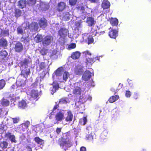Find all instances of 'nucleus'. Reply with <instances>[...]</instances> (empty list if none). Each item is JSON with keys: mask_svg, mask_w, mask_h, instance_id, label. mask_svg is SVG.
<instances>
[{"mask_svg": "<svg viewBox=\"0 0 151 151\" xmlns=\"http://www.w3.org/2000/svg\"><path fill=\"white\" fill-rule=\"evenodd\" d=\"M81 88L76 84H74L73 88V89L72 94L75 97H79V101L80 102L82 101L81 100L83 98V97L81 96Z\"/></svg>", "mask_w": 151, "mask_h": 151, "instance_id": "f257e3e1", "label": "nucleus"}, {"mask_svg": "<svg viewBox=\"0 0 151 151\" xmlns=\"http://www.w3.org/2000/svg\"><path fill=\"white\" fill-rule=\"evenodd\" d=\"M15 52H16L20 53L24 50V46L21 42L18 41L14 44L13 47Z\"/></svg>", "mask_w": 151, "mask_h": 151, "instance_id": "f03ea898", "label": "nucleus"}, {"mask_svg": "<svg viewBox=\"0 0 151 151\" xmlns=\"http://www.w3.org/2000/svg\"><path fill=\"white\" fill-rule=\"evenodd\" d=\"M52 37L50 35H47L43 39L42 43L44 45H50L52 40Z\"/></svg>", "mask_w": 151, "mask_h": 151, "instance_id": "7ed1b4c3", "label": "nucleus"}, {"mask_svg": "<svg viewBox=\"0 0 151 151\" xmlns=\"http://www.w3.org/2000/svg\"><path fill=\"white\" fill-rule=\"evenodd\" d=\"M66 4L62 1L60 2L58 4L57 10L59 12L63 11L66 7Z\"/></svg>", "mask_w": 151, "mask_h": 151, "instance_id": "20e7f679", "label": "nucleus"}, {"mask_svg": "<svg viewBox=\"0 0 151 151\" xmlns=\"http://www.w3.org/2000/svg\"><path fill=\"white\" fill-rule=\"evenodd\" d=\"M38 24L41 28L45 29L47 25V20L44 18H41L39 20Z\"/></svg>", "mask_w": 151, "mask_h": 151, "instance_id": "39448f33", "label": "nucleus"}, {"mask_svg": "<svg viewBox=\"0 0 151 151\" xmlns=\"http://www.w3.org/2000/svg\"><path fill=\"white\" fill-rule=\"evenodd\" d=\"M91 73L89 71L86 70L82 77L83 80L85 81L89 80L91 77Z\"/></svg>", "mask_w": 151, "mask_h": 151, "instance_id": "423d86ee", "label": "nucleus"}, {"mask_svg": "<svg viewBox=\"0 0 151 151\" xmlns=\"http://www.w3.org/2000/svg\"><path fill=\"white\" fill-rule=\"evenodd\" d=\"M118 31L115 29H111L109 32V35L111 38L115 39L118 36Z\"/></svg>", "mask_w": 151, "mask_h": 151, "instance_id": "0eeeda50", "label": "nucleus"}, {"mask_svg": "<svg viewBox=\"0 0 151 151\" xmlns=\"http://www.w3.org/2000/svg\"><path fill=\"white\" fill-rule=\"evenodd\" d=\"M86 22L88 24L89 27H91L96 23V22L93 18L91 17H87Z\"/></svg>", "mask_w": 151, "mask_h": 151, "instance_id": "6e6552de", "label": "nucleus"}, {"mask_svg": "<svg viewBox=\"0 0 151 151\" xmlns=\"http://www.w3.org/2000/svg\"><path fill=\"white\" fill-rule=\"evenodd\" d=\"M39 94L38 90H32L31 91L30 96L34 100H37L39 98Z\"/></svg>", "mask_w": 151, "mask_h": 151, "instance_id": "1a4fd4ad", "label": "nucleus"}, {"mask_svg": "<svg viewBox=\"0 0 151 151\" xmlns=\"http://www.w3.org/2000/svg\"><path fill=\"white\" fill-rule=\"evenodd\" d=\"M64 118V114L61 111L58 112L55 116V120L57 122L62 120Z\"/></svg>", "mask_w": 151, "mask_h": 151, "instance_id": "9d476101", "label": "nucleus"}, {"mask_svg": "<svg viewBox=\"0 0 151 151\" xmlns=\"http://www.w3.org/2000/svg\"><path fill=\"white\" fill-rule=\"evenodd\" d=\"M110 6V3L108 0H103L101 4V7L103 9L109 8Z\"/></svg>", "mask_w": 151, "mask_h": 151, "instance_id": "9b49d317", "label": "nucleus"}, {"mask_svg": "<svg viewBox=\"0 0 151 151\" xmlns=\"http://www.w3.org/2000/svg\"><path fill=\"white\" fill-rule=\"evenodd\" d=\"M4 137L7 139H10L12 142L16 143V141L15 139V137L14 135H12L10 132L6 133L4 135Z\"/></svg>", "mask_w": 151, "mask_h": 151, "instance_id": "f8f14e48", "label": "nucleus"}, {"mask_svg": "<svg viewBox=\"0 0 151 151\" xmlns=\"http://www.w3.org/2000/svg\"><path fill=\"white\" fill-rule=\"evenodd\" d=\"M68 30L64 28H61L58 31L59 35L61 37H65L67 35Z\"/></svg>", "mask_w": 151, "mask_h": 151, "instance_id": "ddd939ff", "label": "nucleus"}, {"mask_svg": "<svg viewBox=\"0 0 151 151\" xmlns=\"http://www.w3.org/2000/svg\"><path fill=\"white\" fill-rule=\"evenodd\" d=\"M8 41L6 39L4 38L0 39V47L6 48L8 46Z\"/></svg>", "mask_w": 151, "mask_h": 151, "instance_id": "4468645a", "label": "nucleus"}, {"mask_svg": "<svg viewBox=\"0 0 151 151\" xmlns=\"http://www.w3.org/2000/svg\"><path fill=\"white\" fill-rule=\"evenodd\" d=\"M73 115L70 110H68L67 112V116L65 119L67 122H70L73 119Z\"/></svg>", "mask_w": 151, "mask_h": 151, "instance_id": "2eb2a0df", "label": "nucleus"}, {"mask_svg": "<svg viewBox=\"0 0 151 151\" xmlns=\"http://www.w3.org/2000/svg\"><path fill=\"white\" fill-rule=\"evenodd\" d=\"M29 27L32 30L37 31L38 29V25L36 22H32L29 25Z\"/></svg>", "mask_w": 151, "mask_h": 151, "instance_id": "dca6fc26", "label": "nucleus"}, {"mask_svg": "<svg viewBox=\"0 0 151 151\" xmlns=\"http://www.w3.org/2000/svg\"><path fill=\"white\" fill-rule=\"evenodd\" d=\"M27 106V104L26 101L24 100L19 101L18 104L19 108L22 109H25Z\"/></svg>", "mask_w": 151, "mask_h": 151, "instance_id": "f3484780", "label": "nucleus"}, {"mask_svg": "<svg viewBox=\"0 0 151 151\" xmlns=\"http://www.w3.org/2000/svg\"><path fill=\"white\" fill-rule=\"evenodd\" d=\"M81 53L78 51H76L73 52L71 56V58L74 60L78 59L81 55Z\"/></svg>", "mask_w": 151, "mask_h": 151, "instance_id": "a211bd4d", "label": "nucleus"}, {"mask_svg": "<svg viewBox=\"0 0 151 151\" xmlns=\"http://www.w3.org/2000/svg\"><path fill=\"white\" fill-rule=\"evenodd\" d=\"M0 104L3 106L6 107L8 106L9 105V101L6 99L3 98L0 101Z\"/></svg>", "mask_w": 151, "mask_h": 151, "instance_id": "6ab92c4d", "label": "nucleus"}, {"mask_svg": "<svg viewBox=\"0 0 151 151\" xmlns=\"http://www.w3.org/2000/svg\"><path fill=\"white\" fill-rule=\"evenodd\" d=\"M30 73L29 69L23 70L21 72V75L23 76L24 77L27 78L28 76Z\"/></svg>", "mask_w": 151, "mask_h": 151, "instance_id": "aec40b11", "label": "nucleus"}, {"mask_svg": "<svg viewBox=\"0 0 151 151\" xmlns=\"http://www.w3.org/2000/svg\"><path fill=\"white\" fill-rule=\"evenodd\" d=\"M64 71L63 68L62 67L58 68L55 72V75L57 76H59L62 75Z\"/></svg>", "mask_w": 151, "mask_h": 151, "instance_id": "412c9836", "label": "nucleus"}, {"mask_svg": "<svg viewBox=\"0 0 151 151\" xmlns=\"http://www.w3.org/2000/svg\"><path fill=\"white\" fill-rule=\"evenodd\" d=\"M110 22L111 24L113 26H117L118 23V19L116 18H111L110 19Z\"/></svg>", "mask_w": 151, "mask_h": 151, "instance_id": "4be33fe9", "label": "nucleus"}, {"mask_svg": "<svg viewBox=\"0 0 151 151\" xmlns=\"http://www.w3.org/2000/svg\"><path fill=\"white\" fill-rule=\"evenodd\" d=\"M96 60V58H88L86 59V63L87 65H91Z\"/></svg>", "mask_w": 151, "mask_h": 151, "instance_id": "5701e85b", "label": "nucleus"}, {"mask_svg": "<svg viewBox=\"0 0 151 151\" xmlns=\"http://www.w3.org/2000/svg\"><path fill=\"white\" fill-rule=\"evenodd\" d=\"M26 1H25L21 0L18 2V6L21 9H23L26 6Z\"/></svg>", "mask_w": 151, "mask_h": 151, "instance_id": "b1692460", "label": "nucleus"}, {"mask_svg": "<svg viewBox=\"0 0 151 151\" xmlns=\"http://www.w3.org/2000/svg\"><path fill=\"white\" fill-rule=\"evenodd\" d=\"M119 98V96L115 95L110 97L108 101L110 103H113L117 100Z\"/></svg>", "mask_w": 151, "mask_h": 151, "instance_id": "393cba45", "label": "nucleus"}, {"mask_svg": "<svg viewBox=\"0 0 151 151\" xmlns=\"http://www.w3.org/2000/svg\"><path fill=\"white\" fill-rule=\"evenodd\" d=\"M35 142L38 144L42 145L44 143L43 140L40 139L39 137H36L34 139Z\"/></svg>", "mask_w": 151, "mask_h": 151, "instance_id": "a878e982", "label": "nucleus"}, {"mask_svg": "<svg viewBox=\"0 0 151 151\" xmlns=\"http://www.w3.org/2000/svg\"><path fill=\"white\" fill-rule=\"evenodd\" d=\"M22 13L21 10L18 9H15V16L17 17H18L21 16Z\"/></svg>", "mask_w": 151, "mask_h": 151, "instance_id": "bb28decb", "label": "nucleus"}, {"mask_svg": "<svg viewBox=\"0 0 151 151\" xmlns=\"http://www.w3.org/2000/svg\"><path fill=\"white\" fill-rule=\"evenodd\" d=\"M8 55V53L5 50H2L0 52V57L2 59H4L6 58Z\"/></svg>", "mask_w": 151, "mask_h": 151, "instance_id": "cd10ccee", "label": "nucleus"}, {"mask_svg": "<svg viewBox=\"0 0 151 151\" xmlns=\"http://www.w3.org/2000/svg\"><path fill=\"white\" fill-rule=\"evenodd\" d=\"M59 88V85L58 84H56L53 85V86L51 88V93L52 94H53L56 91V90H58Z\"/></svg>", "mask_w": 151, "mask_h": 151, "instance_id": "c85d7f7f", "label": "nucleus"}, {"mask_svg": "<svg viewBox=\"0 0 151 151\" xmlns=\"http://www.w3.org/2000/svg\"><path fill=\"white\" fill-rule=\"evenodd\" d=\"M24 30L22 27L20 26L17 27V32L18 34H21L23 35L24 33Z\"/></svg>", "mask_w": 151, "mask_h": 151, "instance_id": "c756f323", "label": "nucleus"}, {"mask_svg": "<svg viewBox=\"0 0 151 151\" xmlns=\"http://www.w3.org/2000/svg\"><path fill=\"white\" fill-rule=\"evenodd\" d=\"M8 145V143L6 141H3L0 143V147L2 149L6 148Z\"/></svg>", "mask_w": 151, "mask_h": 151, "instance_id": "7c9ffc66", "label": "nucleus"}, {"mask_svg": "<svg viewBox=\"0 0 151 151\" xmlns=\"http://www.w3.org/2000/svg\"><path fill=\"white\" fill-rule=\"evenodd\" d=\"M37 0H27V4L29 6L34 5L36 3Z\"/></svg>", "mask_w": 151, "mask_h": 151, "instance_id": "2f4dec72", "label": "nucleus"}, {"mask_svg": "<svg viewBox=\"0 0 151 151\" xmlns=\"http://www.w3.org/2000/svg\"><path fill=\"white\" fill-rule=\"evenodd\" d=\"M71 142L70 141L68 140V141H62L60 142V146H62L63 147H64V146H65L66 144H70Z\"/></svg>", "mask_w": 151, "mask_h": 151, "instance_id": "473e14b6", "label": "nucleus"}, {"mask_svg": "<svg viewBox=\"0 0 151 151\" xmlns=\"http://www.w3.org/2000/svg\"><path fill=\"white\" fill-rule=\"evenodd\" d=\"M87 43L88 45L93 43L94 42V39L91 36H89L87 38Z\"/></svg>", "mask_w": 151, "mask_h": 151, "instance_id": "72a5a7b5", "label": "nucleus"}, {"mask_svg": "<svg viewBox=\"0 0 151 151\" xmlns=\"http://www.w3.org/2000/svg\"><path fill=\"white\" fill-rule=\"evenodd\" d=\"M35 39L36 43H39L42 41L43 40L42 37L40 35L36 36L35 37Z\"/></svg>", "mask_w": 151, "mask_h": 151, "instance_id": "f704fd0d", "label": "nucleus"}, {"mask_svg": "<svg viewBox=\"0 0 151 151\" xmlns=\"http://www.w3.org/2000/svg\"><path fill=\"white\" fill-rule=\"evenodd\" d=\"M6 84L5 81L3 79L0 80V90L2 89Z\"/></svg>", "mask_w": 151, "mask_h": 151, "instance_id": "c9c22d12", "label": "nucleus"}, {"mask_svg": "<svg viewBox=\"0 0 151 151\" xmlns=\"http://www.w3.org/2000/svg\"><path fill=\"white\" fill-rule=\"evenodd\" d=\"M69 76V74L68 72L66 71L64 72L63 76V80L66 81L68 78Z\"/></svg>", "mask_w": 151, "mask_h": 151, "instance_id": "e433bc0d", "label": "nucleus"}, {"mask_svg": "<svg viewBox=\"0 0 151 151\" xmlns=\"http://www.w3.org/2000/svg\"><path fill=\"white\" fill-rule=\"evenodd\" d=\"M47 73H48V72H46L45 70H43L42 73H41L40 74V80L43 79L45 76L46 74Z\"/></svg>", "mask_w": 151, "mask_h": 151, "instance_id": "4c0bfd02", "label": "nucleus"}, {"mask_svg": "<svg viewBox=\"0 0 151 151\" xmlns=\"http://www.w3.org/2000/svg\"><path fill=\"white\" fill-rule=\"evenodd\" d=\"M82 69L81 68H76L75 70V73L77 75H79L82 74L83 73Z\"/></svg>", "mask_w": 151, "mask_h": 151, "instance_id": "58836bf2", "label": "nucleus"}, {"mask_svg": "<svg viewBox=\"0 0 151 151\" xmlns=\"http://www.w3.org/2000/svg\"><path fill=\"white\" fill-rule=\"evenodd\" d=\"M46 67L45 63L44 62H42L40 63L39 65L40 70H41L42 69H45Z\"/></svg>", "mask_w": 151, "mask_h": 151, "instance_id": "ea45409f", "label": "nucleus"}, {"mask_svg": "<svg viewBox=\"0 0 151 151\" xmlns=\"http://www.w3.org/2000/svg\"><path fill=\"white\" fill-rule=\"evenodd\" d=\"M1 33L5 36H8L9 35V30L8 29L4 30L2 31Z\"/></svg>", "mask_w": 151, "mask_h": 151, "instance_id": "a19ab883", "label": "nucleus"}, {"mask_svg": "<svg viewBox=\"0 0 151 151\" xmlns=\"http://www.w3.org/2000/svg\"><path fill=\"white\" fill-rule=\"evenodd\" d=\"M29 63V60L27 59H24L23 62L22 63V66L23 65H28Z\"/></svg>", "mask_w": 151, "mask_h": 151, "instance_id": "79ce46f5", "label": "nucleus"}, {"mask_svg": "<svg viewBox=\"0 0 151 151\" xmlns=\"http://www.w3.org/2000/svg\"><path fill=\"white\" fill-rule=\"evenodd\" d=\"M47 50L45 49H42L40 51V53L42 55H45L47 54Z\"/></svg>", "mask_w": 151, "mask_h": 151, "instance_id": "37998d69", "label": "nucleus"}, {"mask_svg": "<svg viewBox=\"0 0 151 151\" xmlns=\"http://www.w3.org/2000/svg\"><path fill=\"white\" fill-rule=\"evenodd\" d=\"M77 0H69V4L71 6L75 5L77 2Z\"/></svg>", "mask_w": 151, "mask_h": 151, "instance_id": "c03bdc74", "label": "nucleus"}, {"mask_svg": "<svg viewBox=\"0 0 151 151\" xmlns=\"http://www.w3.org/2000/svg\"><path fill=\"white\" fill-rule=\"evenodd\" d=\"M105 33L104 31H96V33L95 34V35H97L98 36H99L101 35H103Z\"/></svg>", "mask_w": 151, "mask_h": 151, "instance_id": "a18cd8bd", "label": "nucleus"}, {"mask_svg": "<svg viewBox=\"0 0 151 151\" xmlns=\"http://www.w3.org/2000/svg\"><path fill=\"white\" fill-rule=\"evenodd\" d=\"M76 44L74 43H72L70 44L68 46V48L69 49H72L75 48L76 47Z\"/></svg>", "mask_w": 151, "mask_h": 151, "instance_id": "49530a36", "label": "nucleus"}, {"mask_svg": "<svg viewBox=\"0 0 151 151\" xmlns=\"http://www.w3.org/2000/svg\"><path fill=\"white\" fill-rule=\"evenodd\" d=\"M67 103V101L65 98H62L60 99L59 102V104H66Z\"/></svg>", "mask_w": 151, "mask_h": 151, "instance_id": "de8ad7c7", "label": "nucleus"}, {"mask_svg": "<svg viewBox=\"0 0 151 151\" xmlns=\"http://www.w3.org/2000/svg\"><path fill=\"white\" fill-rule=\"evenodd\" d=\"M10 119H12L13 122V123H17L20 122V119L19 117H16L15 118H10Z\"/></svg>", "mask_w": 151, "mask_h": 151, "instance_id": "09e8293b", "label": "nucleus"}, {"mask_svg": "<svg viewBox=\"0 0 151 151\" xmlns=\"http://www.w3.org/2000/svg\"><path fill=\"white\" fill-rule=\"evenodd\" d=\"M125 96L127 97H129L131 95V93L130 91H126L125 93Z\"/></svg>", "mask_w": 151, "mask_h": 151, "instance_id": "8fccbe9b", "label": "nucleus"}, {"mask_svg": "<svg viewBox=\"0 0 151 151\" xmlns=\"http://www.w3.org/2000/svg\"><path fill=\"white\" fill-rule=\"evenodd\" d=\"M69 14L68 12L66 13L65 15H64L63 16V17L65 19H69Z\"/></svg>", "mask_w": 151, "mask_h": 151, "instance_id": "3c124183", "label": "nucleus"}, {"mask_svg": "<svg viewBox=\"0 0 151 151\" xmlns=\"http://www.w3.org/2000/svg\"><path fill=\"white\" fill-rule=\"evenodd\" d=\"M106 140H107V139L106 138H104L103 136H102V137L101 136V138L100 139V141L101 142H105L106 141Z\"/></svg>", "mask_w": 151, "mask_h": 151, "instance_id": "603ef678", "label": "nucleus"}, {"mask_svg": "<svg viewBox=\"0 0 151 151\" xmlns=\"http://www.w3.org/2000/svg\"><path fill=\"white\" fill-rule=\"evenodd\" d=\"M21 125H22V127L24 126L26 128H27L29 125V123H22Z\"/></svg>", "mask_w": 151, "mask_h": 151, "instance_id": "864d4df0", "label": "nucleus"}, {"mask_svg": "<svg viewBox=\"0 0 151 151\" xmlns=\"http://www.w3.org/2000/svg\"><path fill=\"white\" fill-rule=\"evenodd\" d=\"M128 83L130 87H132L133 86V84L132 80H129L128 81Z\"/></svg>", "mask_w": 151, "mask_h": 151, "instance_id": "5fc2aeb1", "label": "nucleus"}, {"mask_svg": "<svg viewBox=\"0 0 151 151\" xmlns=\"http://www.w3.org/2000/svg\"><path fill=\"white\" fill-rule=\"evenodd\" d=\"M59 106L58 104H56L55 105L52 111L57 109L59 107Z\"/></svg>", "mask_w": 151, "mask_h": 151, "instance_id": "6e6d98bb", "label": "nucleus"}, {"mask_svg": "<svg viewBox=\"0 0 151 151\" xmlns=\"http://www.w3.org/2000/svg\"><path fill=\"white\" fill-rule=\"evenodd\" d=\"M83 123H86L87 122V118L86 116H84L83 118Z\"/></svg>", "mask_w": 151, "mask_h": 151, "instance_id": "4d7b16f0", "label": "nucleus"}, {"mask_svg": "<svg viewBox=\"0 0 151 151\" xmlns=\"http://www.w3.org/2000/svg\"><path fill=\"white\" fill-rule=\"evenodd\" d=\"M61 131V128H57L56 129V132L58 134H59Z\"/></svg>", "mask_w": 151, "mask_h": 151, "instance_id": "13d9d810", "label": "nucleus"}, {"mask_svg": "<svg viewBox=\"0 0 151 151\" xmlns=\"http://www.w3.org/2000/svg\"><path fill=\"white\" fill-rule=\"evenodd\" d=\"M86 148L83 146L81 147L80 149V151H86Z\"/></svg>", "mask_w": 151, "mask_h": 151, "instance_id": "bf43d9fd", "label": "nucleus"}, {"mask_svg": "<svg viewBox=\"0 0 151 151\" xmlns=\"http://www.w3.org/2000/svg\"><path fill=\"white\" fill-rule=\"evenodd\" d=\"M138 94L137 93H134L133 96V98L134 99H136L138 98Z\"/></svg>", "mask_w": 151, "mask_h": 151, "instance_id": "052dcab7", "label": "nucleus"}, {"mask_svg": "<svg viewBox=\"0 0 151 151\" xmlns=\"http://www.w3.org/2000/svg\"><path fill=\"white\" fill-rule=\"evenodd\" d=\"M83 53L84 54H85L86 55L87 54L89 55H91V54L90 52H89L87 50L83 52Z\"/></svg>", "mask_w": 151, "mask_h": 151, "instance_id": "680f3d73", "label": "nucleus"}, {"mask_svg": "<svg viewBox=\"0 0 151 151\" xmlns=\"http://www.w3.org/2000/svg\"><path fill=\"white\" fill-rule=\"evenodd\" d=\"M80 10L82 11V12L83 13L85 10V8L83 6H81L80 7Z\"/></svg>", "mask_w": 151, "mask_h": 151, "instance_id": "e2e57ef3", "label": "nucleus"}, {"mask_svg": "<svg viewBox=\"0 0 151 151\" xmlns=\"http://www.w3.org/2000/svg\"><path fill=\"white\" fill-rule=\"evenodd\" d=\"M27 151H32V148L30 146H27Z\"/></svg>", "mask_w": 151, "mask_h": 151, "instance_id": "0e129e2a", "label": "nucleus"}, {"mask_svg": "<svg viewBox=\"0 0 151 151\" xmlns=\"http://www.w3.org/2000/svg\"><path fill=\"white\" fill-rule=\"evenodd\" d=\"M3 114V112L2 109L1 108H0V117L2 116V115Z\"/></svg>", "mask_w": 151, "mask_h": 151, "instance_id": "69168bd1", "label": "nucleus"}, {"mask_svg": "<svg viewBox=\"0 0 151 151\" xmlns=\"http://www.w3.org/2000/svg\"><path fill=\"white\" fill-rule=\"evenodd\" d=\"M4 132L3 129L1 128H0V134H2Z\"/></svg>", "mask_w": 151, "mask_h": 151, "instance_id": "338daca9", "label": "nucleus"}, {"mask_svg": "<svg viewBox=\"0 0 151 151\" xmlns=\"http://www.w3.org/2000/svg\"><path fill=\"white\" fill-rule=\"evenodd\" d=\"M89 1L93 3H95L96 1V0H89Z\"/></svg>", "mask_w": 151, "mask_h": 151, "instance_id": "774afa93", "label": "nucleus"}]
</instances>
